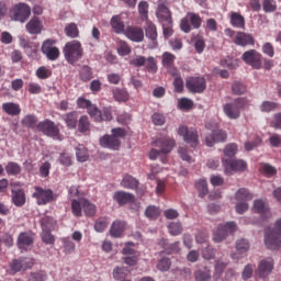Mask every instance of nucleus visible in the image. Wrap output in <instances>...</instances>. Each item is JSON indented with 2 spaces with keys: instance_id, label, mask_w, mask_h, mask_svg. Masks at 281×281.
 Here are the masks:
<instances>
[{
  "instance_id": "obj_36",
  "label": "nucleus",
  "mask_w": 281,
  "mask_h": 281,
  "mask_svg": "<svg viewBox=\"0 0 281 281\" xmlns=\"http://www.w3.org/2000/svg\"><path fill=\"white\" fill-rule=\"evenodd\" d=\"M231 25H233V27H238L239 30H244L245 16H243L238 12H232L231 13Z\"/></svg>"
},
{
  "instance_id": "obj_56",
  "label": "nucleus",
  "mask_w": 281,
  "mask_h": 281,
  "mask_svg": "<svg viewBox=\"0 0 281 281\" xmlns=\"http://www.w3.org/2000/svg\"><path fill=\"white\" fill-rule=\"evenodd\" d=\"M194 106V102L191 99L182 98L178 101V108L182 111H190Z\"/></svg>"
},
{
  "instance_id": "obj_19",
  "label": "nucleus",
  "mask_w": 281,
  "mask_h": 281,
  "mask_svg": "<svg viewBox=\"0 0 281 281\" xmlns=\"http://www.w3.org/2000/svg\"><path fill=\"white\" fill-rule=\"evenodd\" d=\"M91 113L92 120L94 122H111L113 120V113L111 112V108H103L102 110L94 108Z\"/></svg>"
},
{
  "instance_id": "obj_24",
  "label": "nucleus",
  "mask_w": 281,
  "mask_h": 281,
  "mask_svg": "<svg viewBox=\"0 0 281 281\" xmlns=\"http://www.w3.org/2000/svg\"><path fill=\"white\" fill-rule=\"evenodd\" d=\"M16 245L19 249L24 250H26L27 247H32V245H34V234L27 232L20 233Z\"/></svg>"
},
{
  "instance_id": "obj_25",
  "label": "nucleus",
  "mask_w": 281,
  "mask_h": 281,
  "mask_svg": "<svg viewBox=\"0 0 281 281\" xmlns=\"http://www.w3.org/2000/svg\"><path fill=\"white\" fill-rule=\"evenodd\" d=\"M63 122L66 124L69 131L78 128V112L71 111L61 115Z\"/></svg>"
},
{
  "instance_id": "obj_42",
  "label": "nucleus",
  "mask_w": 281,
  "mask_h": 281,
  "mask_svg": "<svg viewBox=\"0 0 281 281\" xmlns=\"http://www.w3.org/2000/svg\"><path fill=\"white\" fill-rule=\"evenodd\" d=\"M41 227L42 232H52V229L56 227V221H54V217L52 216H43L41 218Z\"/></svg>"
},
{
  "instance_id": "obj_20",
  "label": "nucleus",
  "mask_w": 281,
  "mask_h": 281,
  "mask_svg": "<svg viewBox=\"0 0 281 281\" xmlns=\"http://www.w3.org/2000/svg\"><path fill=\"white\" fill-rule=\"evenodd\" d=\"M175 60H177V56L172 53L165 52L161 56L162 67L167 68V71L170 76H177V67H175Z\"/></svg>"
},
{
  "instance_id": "obj_41",
  "label": "nucleus",
  "mask_w": 281,
  "mask_h": 281,
  "mask_svg": "<svg viewBox=\"0 0 281 281\" xmlns=\"http://www.w3.org/2000/svg\"><path fill=\"white\" fill-rule=\"evenodd\" d=\"M64 32L68 38H78L80 36V30L78 29V24L69 23L65 26Z\"/></svg>"
},
{
  "instance_id": "obj_53",
  "label": "nucleus",
  "mask_w": 281,
  "mask_h": 281,
  "mask_svg": "<svg viewBox=\"0 0 281 281\" xmlns=\"http://www.w3.org/2000/svg\"><path fill=\"white\" fill-rule=\"evenodd\" d=\"M195 188H196V190L199 192V196L201 199H203L207 194V192H209V190H207V181H205V180H199L195 183Z\"/></svg>"
},
{
  "instance_id": "obj_47",
  "label": "nucleus",
  "mask_w": 281,
  "mask_h": 281,
  "mask_svg": "<svg viewBox=\"0 0 281 281\" xmlns=\"http://www.w3.org/2000/svg\"><path fill=\"white\" fill-rule=\"evenodd\" d=\"M112 93L116 102H127L128 100V92L125 89L115 88Z\"/></svg>"
},
{
  "instance_id": "obj_46",
  "label": "nucleus",
  "mask_w": 281,
  "mask_h": 281,
  "mask_svg": "<svg viewBox=\"0 0 281 281\" xmlns=\"http://www.w3.org/2000/svg\"><path fill=\"white\" fill-rule=\"evenodd\" d=\"M160 214H161V211L159 210V207H157L155 205H149L145 210V216L147 218H149L150 221H157V218H159Z\"/></svg>"
},
{
  "instance_id": "obj_43",
  "label": "nucleus",
  "mask_w": 281,
  "mask_h": 281,
  "mask_svg": "<svg viewBox=\"0 0 281 281\" xmlns=\"http://www.w3.org/2000/svg\"><path fill=\"white\" fill-rule=\"evenodd\" d=\"M4 170L9 177H16V175H21V165L14 161H10L4 167Z\"/></svg>"
},
{
  "instance_id": "obj_10",
  "label": "nucleus",
  "mask_w": 281,
  "mask_h": 281,
  "mask_svg": "<svg viewBox=\"0 0 281 281\" xmlns=\"http://www.w3.org/2000/svg\"><path fill=\"white\" fill-rule=\"evenodd\" d=\"M225 175L232 176L234 172H245L247 162L240 159H222Z\"/></svg>"
},
{
  "instance_id": "obj_50",
  "label": "nucleus",
  "mask_w": 281,
  "mask_h": 281,
  "mask_svg": "<svg viewBox=\"0 0 281 281\" xmlns=\"http://www.w3.org/2000/svg\"><path fill=\"white\" fill-rule=\"evenodd\" d=\"M76 157L79 161H81V164H83V161H87L89 159V153L87 151V148L82 145H79L76 148Z\"/></svg>"
},
{
  "instance_id": "obj_62",
  "label": "nucleus",
  "mask_w": 281,
  "mask_h": 281,
  "mask_svg": "<svg viewBox=\"0 0 281 281\" xmlns=\"http://www.w3.org/2000/svg\"><path fill=\"white\" fill-rule=\"evenodd\" d=\"M262 8H263V11L266 12H276V10H278V7L276 5L274 0H263Z\"/></svg>"
},
{
  "instance_id": "obj_31",
  "label": "nucleus",
  "mask_w": 281,
  "mask_h": 281,
  "mask_svg": "<svg viewBox=\"0 0 281 281\" xmlns=\"http://www.w3.org/2000/svg\"><path fill=\"white\" fill-rule=\"evenodd\" d=\"M124 229H126V222L123 221H115L113 222L110 234L113 236V238H122V235L124 234Z\"/></svg>"
},
{
  "instance_id": "obj_60",
  "label": "nucleus",
  "mask_w": 281,
  "mask_h": 281,
  "mask_svg": "<svg viewBox=\"0 0 281 281\" xmlns=\"http://www.w3.org/2000/svg\"><path fill=\"white\" fill-rule=\"evenodd\" d=\"M36 76L40 78V80H47V78H50L52 76V70L45 66H42L36 70Z\"/></svg>"
},
{
  "instance_id": "obj_14",
  "label": "nucleus",
  "mask_w": 281,
  "mask_h": 281,
  "mask_svg": "<svg viewBox=\"0 0 281 281\" xmlns=\"http://www.w3.org/2000/svg\"><path fill=\"white\" fill-rule=\"evenodd\" d=\"M156 16L160 23H170L172 21V12L168 8V0H158Z\"/></svg>"
},
{
  "instance_id": "obj_51",
  "label": "nucleus",
  "mask_w": 281,
  "mask_h": 281,
  "mask_svg": "<svg viewBox=\"0 0 281 281\" xmlns=\"http://www.w3.org/2000/svg\"><path fill=\"white\" fill-rule=\"evenodd\" d=\"M236 250L239 252V254H247V251H249V240L245 239V238H241V239H238L236 241Z\"/></svg>"
},
{
  "instance_id": "obj_34",
  "label": "nucleus",
  "mask_w": 281,
  "mask_h": 281,
  "mask_svg": "<svg viewBox=\"0 0 281 281\" xmlns=\"http://www.w3.org/2000/svg\"><path fill=\"white\" fill-rule=\"evenodd\" d=\"M195 281H210L212 280V269L207 266L203 267V269H199L194 272Z\"/></svg>"
},
{
  "instance_id": "obj_38",
  "label": "nucleus",
  "mask_w": 281,
  "mask_h": 281,
  "mask_svg": "<svg viewBox=\"0 0 281 281\" xmlns=\"http://www.w3.org/2000/svg\"><path fill=\"white\" fill-rule=\"evenodd\" d=\"M21 124L25 126V128H37L38 119L34 114H27L22 119Z\"/></svg>"
},
{
  "instance_id": "obj_30",
  "label": "nucleus",
  "mask_w": 281,
  "mask_h": 281,
  "mask_svg": "<svg viewBox=\"0 0 281 281\" xmlns=\"http://www.w3.org/2000/svg\"><path fill=\"white\" fill-rule=\"evenodd\" d=\"M25 27L29 34H41L43 32V22L38 18H32Z\"/></svg>"
},
{
  "instance_id": "obj_49",
  "label": "nucleus",
  "mask_w": 281,
  "mask_h": 281,
  "mask_svg": "<svg viewBox=\"0 0 281 281\" xmlns=\"http://www.w3.org/2000/svg\"><path fill=\"white\" fill-rule=\"evenodd\" d=\"M201 256L204 260H214L216 252L210 244H206V246H203L201 250Z\"/></svg>"
},
{
  "instance_id": "obj_4",
  "label": "nucleus",
  "mask_w": 281,
  "mask_h": 281,
  "mask_svg": "<svg viewBox=\"0 0 281 281\" xmlns=\"http://www.w3.org/2000/svg\"><path fill=\"white\" fill-rule=\"evenodd\" d=\"M265 245L268 249L276 250L281 247V218H279L272 231H266Z\"/></svg>"
},
{
  "instance_id": "obj_9",
  "label": "nucleus",
  "mask_w": 281,
  "mask_h": 281,
  "mask_svg": "<svg viewBox=\"0 0 281 281\" xmlns=\"http://www.w3.org/2000/svg\"><path fill=\"white\" fill-rule=\"evenodd\" d=\"M30 14H32V8L24 2L15 4L11 10V19L20 23H25L30 19Z\"/></svg>"
},
{
  "instance_id": "obj_7",
  "label": "nucleus",
  "mask_w": 281,
  "mask_h": 281,
  "mask_svg": "<svg viewBox=\"0 0 281 281\" xmlns=\"http://www.w3.org/2000/svg\"><path fill=\"white\" fill-rule=\"evenodd\" d=\"M34 192L32 194L33 199H36L37 205H47L56 201V195L52 189H43V187H34Z\"/></svg>"
},
{
  "instance_id": "obj_8",
  "label": "nucleus",
  "mask_w": 281,
  "mask_h": 281,
  "mask_svg": "<svg viewBox=\"0 0 281 281\" xmlns=\"http://www.w3.org/2000/svg\"><path fill=\"white\" fill-rule=\"evenodd\" d=\"M238 229L236 222H228L226 224H221L213 235L214 243H223L229 234H234Z\"/></svg>"
},
{
  "instance_id": "obj_37",
  "label": "nucleus",
  "mask_w": 281,
  "mask_h": 281,
  "mask_svg": "<svg viewBox=\"0 0 281 281\" xmlns=\"http://www.w3.org/2000/svg\"><path fill=\"white\" fill-rule=\"evenodd\" d=\"M235 199L238 202L247 203L254 199V194L248 189L241 188L235 193Z\"/></svg>"
},
{
  "instance_id": "obj_13",
  "label": "nucleus",
  "mask_w": 281,
  "mask_h": 281,
  "mask_svg": "<svg viewBox=\"0 0 281 281\" xmlns=\"http://www.w3.org/2000/svg\"><path fill=\"white\" fill-rule=\"evenodd\" d=\"M34 267V260L27 257H21L19 259H13L10 263V271L12 276L19 273L20 271H27Z\"/></svg>"
},
{
  "instance_id": "obj_32",
  "label": "nucleus",
  "mask_w": 281,
  "mask_h": 281,
  "mask_svg": "<svg viewBox=\"0 0 281 281\" xmlns=\"http://www.w3.org/2000/svg\"><path fill=\"white\" fill-rule=\"evenodd\" d=\"M254 210L257 214H261V216H266L267 218H271V212H269V204L262 200H255Z\"/></svg>"
},
{
  "instance_id": "obj_52",
  "label": "nucleus",
  "mask_w": 281,
  "mask_h": 281,
  "mask_svg": "<svg viewBox=\"0 0 281 281\" xmlns=\"http://www.w3.org/2000/svg\"><path fill=\"white\" fill-rule=\"evenodd\" d=\"M173 87L176 93H183V78H181V75H179V70L177 71V76H173Z\"/></svg>"
},
{
  "instance_id": "obj_22",
  "label": "nucleus",
  "mask_w": 281,
  "mask_h": 281,
  "mask_svg": "<svg viewBox=\"0 0 281 281\" xmlns=\"http://www.w3.org/2000/svg\"><path fill=\"white\" fill-rule=\"evenodd\" d=\"M122 142L113 135L105 134L100 138V146L102 148H110L111 150H119Z\"/></svg>"
},
{
  "instance_id": "obj_6",
  "label": "nucleus",
  "mask_w": 281,
  "mask_h": 281,
  "mask_svg": "<svg viewBox=\"0 0 281 281\" xmlns=\"http://www.w3.org/2000/svg\"><path fill=\"white\" fill-rule=\"evenodd\" d=\"M178 135H180V137H183L186 144H189L191 148H196V146H199V132L196 131V128H188V126L186 125H180L178 127Z\"/></svg>"
},
{
  "instance_id": "obj_63",
  "label": "nucleus",
  "mask_w": 281,
  "mask_h": 281,
  "mask_svg": "<svg viewBox=\"0 0 281 281\" xmlns=\"http://www.w3.org/2000/svg\"><path fill=\"white\" fill-rule=\"evenodd\" d=\"M29 281H47V274L43 271L33 272L30 274Z\"/></svg>"
},
{
  "instance_id": "obj_16",
  "label": "nucleus",
  "mask_w": 281,
  "mask_h": 281,
  "mask_svg": "<svg viewBox=\"0 0 281 281\" xmlns=\"http://www.w3.org/2000/svg\"><path fill=\"white\" fill-rule=\"evenodd\" d=\"M223 142H227V132L224 130H216L212 132V134L205 136V145L209 148H212L214 144H221Z\"/></svg>"
},
{
  "instance_id": "obj_45",
  "label": "nucleus",
  "mask_w": 281,
  "mask_h": 281,
  "mask_svg": "<svg viewBox=\"0 0 281 281\" xmlns=\"http://www.w3.org/2000/svg\"><path fill=\"white\" fill-rule=\"evenodd\" d=\"M167 229L171 236H179L180 234H183V226L180 222L169 223Z\"/></svg>"
},
{
  "instance_id": "obj_61",
  "label": "nucleus",
  "mask_w": 281,
  "mask_h": 281,
  "mask_svg": "<svg viewBox=\"0 0 281 281\" xmlns=\"http://www.w3.org/2000/svg\"><path fill=\"white\" fill-rule=\"evenodd\" d=\"M42 240L45 245H54L56 238L52 235V231H42Z\"/></svg>"
},
{
  "instance_id": "obj_35",
  "label": "nucleus",
  "mask_w": 281,
  "mask_h": 281,
  "mask_svg": "<svg viewBox=\"0 0 281 281\" xmlns=\"http://www.w3.org/2000/svg\"><path fill=\"white\" fill-rule=\"evenodd\" d=\"M122 188H126L127 190H137V186H139V181L135 179L131 175H126L123 177L121 181Z\"/></svg>"
},
{
  "instance_id": "obj_15",
  "label": "nucleus",
  "mask_w": 281,
  "mask_h": 281,
  "mask_svg": "<svg viewBox=\"0 0 281 281\" xmlns=\"http://www.w3.org/2000/svg\"><path fill=\"white\" fill-rule=\"evenodd\" d=\"M54 45H56L54 40H46L42 44V53L46 55L48 60H58L60 58V49Z\"/></svg>"
},
{
  "instance_id": "obj_1",
  "label": "nucleus",
  "mask_w": 281,
  "mask_h": 281,
  "mask_svg": "<svg viewBox=\"0 0 281 281\" xmlns=\"http://www.w3.org/2000/svg\"><path fill=\"white\" fill-rule=\"evenodd\" d=\"M64 56L69 65H76L78 60H80L85 54L82 49V44L79 41H70L64 46Z\"/></svg>"
},
{
  "instance_id": "obj_23",
  "label": "nucleus",
  "mask_w": 281,
  "mask_h": 281,
  "mask_svg": "<svg viewBox=\"0 0 281 281\" xmlns=\"http://www.w3.org/2000/svg\"><path fill=\"white\" fill-rule=\"evenodd\" d=\"M233 43H235V45H238L239 47H247V45H256V40H254V36H251V34L245 32H237Z\"/></svg>"
},
{
  "instance_id": "obj_28",
  "label": "nucleus",
  "mask_w": 281,
  "mask_h": 281,
  "mask_svg": "<svg viewBox=\"0 0 281 281\" xmlns=\"http://www.w3.org/2000/svg\"><path fill=\"white\" fill-rule=\"evenodd\" d=\"M110 25L115 34H125L126 32V26L124 25L121 14L112 16Z\"/></svg>"
},
{
  "instance_id": "obj_64",
  "label": "nucleus",
  "mask_w": 281,
  "mask_h": 281,
  "mask_svg": "<svg viewBox=\"0 0 281 281\" xmlns=\"http://www.w3.org/2000/svg\"><path fill=\"white\" fill-rule=\"evenodd\" d=\"M138 12L142 16V19H148V2L146 1H140L138 3Z\"/></svg>"
},
{
  "instance_id": "obj_26",
  "label": "nucleus",
  "mask_w": 281,
  "mask_h": 281,
  "mask_svg": "<svg viewBox=\"0 0 281 281\" xmlns=\"http://www.w3.org/2000/svg\"><path fill=\"white\" fill-rule=\"evenodd\" d=\"M113 199L119 205H127L128 203H135V195L125 191H116Z\"/></svg>"
},
{
  "instance_id": "obj_12",
  "label": "nucleus",
  "mask_w": 281,
  "mask_h": 281,
  "mask_svg": "<svg viewBox=\"0 0 281 281\" xmlns=\"http://www.w3.org/2000/svg\"><path fill=\"white\" fill-rule=\"evenodd\" d=\"M241 60L252 67V69H260L262 67V54L256 49L246 50L241 55Z\"/></svg>"
},
{
  "instance_id": "obj_33",
  "label": "nucleus",
  "mask_w": 281,
  "mask_h": 281,
  "mask_svg": "<svg viewBox=\"0 0 281 281\" xmlns=\"http://www.w3.org/2000/svg\"><path fill=\"white\" fill-rule=\"evenodd\" d=\"M25 201V191H23V189L12 190V203L16 207H23Z\"/></svg>"
},
{
  "instance_id": "obj_2",
  "label": "nucleus",
  "mask_w": 281,
  "mask_h": 281,
  "mask_svg": "<svg viewBox=\"0 0 281 281\" xmlns=\"http://www.w3.org/2000/svg\"><path fill=\"white\" fill-rule=\"evenodd\" d=\"M249 106V101L247 98H237L234 102L225 103L223 105V111L229 120H238L240 117V112Z\"/></svg>"
},
{
  "instance_id": "obj_3",
  "label": "nucleus",
  "mask_w": 281,
  "mask_h": 281,
  "mask_svg": "<svg viewBox=\"0 0 281 281\" xmlns=\"http://www.w3.org/2000/svg\"><path fill=\"white\" fill-rule=\"evenodd\" d=\"M37 131L46 135V137H52V139H56L57 142H63V134H60V128L56 123L49 119L41 121L37 124Z\"/></svg>"
},
{
  "instance_id": "obj_39",
  "label": "nucleus",
  "mask_w": 281,
  "mask_h": 281,
  "mask_svg": "<svg viewBox=\"0 0 281 281\" xmlns=\"http://www.w3.org/2000/svg\"><path fill=\"white\" fill-rule=\"evenodd\" d=\"M77 106H78V109H87V113H88V115H90V117H91V112L94 109H97V106L93 103H91L90 100H87L83 97H79L77 99Z\"/></svg>"
},
{
  "instance_id": "obj_29",
  "label": "nucleus",
  "mask_w": 281,
  "mask_h": 281,
  "mask_svg": "<svg viewBox=\"0 0 281 281\" xmlns=\"http://www.w3.org/2000/svg\"><path fill=\"white\" fill-rule=\"evenodd\" d=\"M77 131L81 133V135H89L91 133V121L89 116L81 115L77 121Z\"/></svg>"
},
{
  "instance_id": "obj_17",
  "label": "nucleus",
  "mask_w": 281,
  "mask_h": 281,
  "mask_svg": "<svg viewBox=\"0 0 281 281\" xmlns=\"http://www.w3.org/2000/svg\"><path fill=\"white\" fill-rule=\"evenodd\" d=\"M272 271H273V259L271 258L263 259L258 265V268L256 270V276L265 280V278H269V276H271Z\"/></svg>"
},
{
  "instance_id": "obj_44",
  "label": "nucleus",
  "mask_w": 281,
  "mask_h": 281,
  "mask_svg": "<svg viewBox=\"0 0 281 281\" xmlns=\"http://www.w3.org/2000/svg\"><path fill=\"white\" fill-rule=\"evenodd\" d=\"M81 204L86 216H95V204L89 202L87 199H81Z\"/></svg>"
},
{
  "instance_id": "obj_55",
  "label": "nucleus",
  "mask_w": 281,
  "mask_h": 281,
  "mask_svg": "<svg viewBox=\"0 0 281 281\" xmlns=\"http://www.w3.org/2000/svg\"><path fill=\"white\" fill-rule=\"evenodd\" d=\"M71 212L74 216L80 217L82 216V200H72L71 201Z\"/></svg>"
},
{
  "instance_id": "obj_27",
  "label": "nucleus",
  "mask_w": 281,
  "mask_h": 281,
  "mask_svg": "<svg viewBox=\"0 0 281 281\" xmlns=\"http://www.w3.org/2000/svg\"><path fill=\"white\" fill-rule=\"evenodd\" d=\"M145 36L149 38L153 44V47H157V25L155 23L147 21L145 26Z\"/></svg>"
},
{
  "instance_id": "obj_5",
  "label": "nucleus",
  "mask_w": 281,
  "mask_h": 281,
  "mask_svg": "<svg viewBox=\"0 0 281 281\" xmlns=\"http://www.w3.org/2000/svg\"><path fill=\"white\" fill-rule=\"evenodd\" d=\"M202 23L203 19H201L200 14L188 13L180 22V30L184 32V34H190V32H192V27L193 30H199Z\"/></svg>"
},
{
  "instance_id": "obj_48",
  "label": "nucleus",
  "mask_w": 281,
  "mask_h": 281,
  "mask_svg": "<svg viewBox=\"0 0 281 281\" xmlns=\"http://www.w3.org/2000/svg\"><path fill=\"white\" fill-rule=\"evenodd\" d=\"M232 92L234 95H245L247 93V86L240 81H234L232 83Z\"/></svg>"
},
{
  "instance_id": "obj_54",
  "label": "nucleus",
  "mask_w": 281,
  "mask_h": 281,
  "mask_svg": "<svg viewBox=\"0 0 281 281\" xmlns=\"http://www.w3.org/2000/svg\"><path fill=\"white\" fill-rule=\"evenodd\" d=\"M91 78H93V72L91 71V67L82 66V68L80 70V79L83 82H89V80H91Z\"/></svg>"
},
{
  "instance_id": "obj_57",
  "label": "nucleus",
  "mask_w": 281,
  "mask_h": 281,
  "mask_svg": "<svg viewBox=\"0 0 281 281\" xmlns=\"http://www.w3.org/2000/svg\"><path fill=\"white\" fill-rule=\"evenodd\" d=\"M276 109H278V103L271 101H263L260 105L262 113H271V111H276Z\"/></svg>"
},
{
  "instance_id": "obj_40",
  "label": "nucleus",
  "mask_w": 281,
  "mask_h": 281,
  "mask_svg": "<svg viewBox=\"0 0 281 281\" xmlns=\"http://www.w3.org/2000/svg\"><path fill=\"white\" fill-rule=\"evenodd\" d=\"M2 110L7 115H20L21 114V106L16 103L8 102L2 104Z\"/></svg>"
},
{
  "instance_id": "obj_58",
  "label": "nucleus",
  "mask_w": 281,
  "mask_h": 281,
  "mask_svg": "<svg viewBox=\"0 0 281 281\" xmlns=\"http://www.w3.org/2000/svg\"><path fill=\"white\" fill-rule=\"evenodd\" d=\"M59 164L61 166H65L66 168H69L74 164V160L71 158V154L69 153H61L59 156Z\"/></svg>"
},
{
  "instance_id": "obj_21",
  "label": "nucleus",
  "mask_w": 281,
  "mask_h": 281,
  "mask_svg": "<svg viewBox=\"0 0 281 281\" xmlns=\"http://www.w3.org/2000/svg\"><path fill=\"white\" fill-rule=\"evenodd\" d=\"M124 34L134 43H142L144 41V29L139 26H127Z\"/></svg>"
},
{
  "instance_id": "obj_11",
  "label": "nucleus",
  "mask_w": 281,
  "mask_h": 281,
  "mask_svg": "<svg viewBox=\"0 0 281 281\" xmlns=\"http://www.w3.org/2000/svg\"><path fill=\"white\" fill-rule=\"evenodd\" d=\"M186 88L190 93H203L207 89V82L203 77H189L186 80Z\"/></svg>"
},
{
  "instance_id": "obj_18",
  "label": "nucleus",
  "mask_w": 281,
  "mask_h": 281,
  "mask_svg": "<svg viewBox=\"0 0 281 281\" xmlns=\"http://www.w3.org/2000/svg\"><path fill=\"white\" fill-rule=\"evenodd\" d=\"M176 144L177 143L175 142V139L166 137L158 138L154 143H151L155 148H159L162 155H168V153H172V148H175Z\"/></svg>"
},
{
  "instance_id": "obj_59",
  "label": "nucleus",
  "mask_w": 281,
  "mask_h": 281,
  "mask_svg": "<svg viewBox=\"0 0 281 281\" xmlns=\"http://www.w3.org/2000/svg\"><path fill=\"white\" fill-rule=\"evenodd\" d=\"M145 65L149 74H157V59L155 57H148Z\"/></svg>"
}]
</instances>
